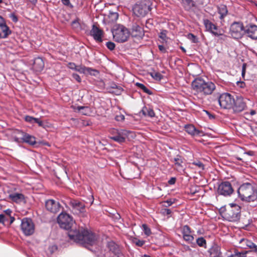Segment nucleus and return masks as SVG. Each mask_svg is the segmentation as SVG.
<instances>
[{
  "mask_svg": "<svg viewBox=\"0 0 257 257\" xmlns=\"http://www.w3.org/2000/svg\"><path fill=\"white\" fill-rule=\"evenodd\" d=\"M90 34L97 42H102L103 31L95 25H93L90 31Z\"/></svg>",
  "mask_w": 257,
  "mask_h": 257,
  "instance_id": "6ab92c4d",
  "label": "nucleus"
},
{
  "mask_svg": "<svg viewBox=\"0 0 257 257\" xmlns=\"http://www.w3.org/2000/svg\"><path fill=\"white\" fill-rule=\"evenodd\" d=\"M142 112L145 116H148L150 117L155 116V112L150 106H144L142 109Z\"/></svg>",
  "mask_w": 257,
  "mask_h": 257,
  "instance_id": "473e14b6",
  "label": "nucleus"
},
{
  "mask_svg": "<svg viewBox=\"0 0 257 257\" xmlns=\"http://www.w3.org/2000/svg\"><path fill=\"white\" fill-rule=\"evenodd\" d=\"M78 18H76L71 23V26L74 29H79L80 28V24Z\"/></svg>",
  "mask_w": 257,
  "mask_h": 257,
  "instance_id": "79ce46f5",
  "label": "nucleus"
},
{
  "mask_svg": "<svg viewBox=\"0 0 257 257\" xmlns=\"http://www.w3.org/2000/svg\"><path fill=\"white\" fill-rule=\"evenodd\" d=\"M167 32L166 30L162 31L159 34V37L163 40V41H166L167 38Z\"/></svg>",
  "mask_w": 257,
  "mask_h": 257,
  "instance_id": "a18cd8bd",
  "label": "nucleus"
},
{
  "mask_svg": "<svg viewBox=\"0 0 257 257\" xmlns=\"http://www.w3.org/2000/svg\"><path fill=\"white\" fill-rule=\"evenodd\" d=\"M176 182V178L174 177L171 178L169 181L168 183L170 185H173Z\"/></svg>",
  "mask_w": 257,
  "mask_h": 257,
  "instance_id": "0e129e2a",
  "label": "nucleus"
},
{
  "mask_svg": "<svg viewBox=\"0 0 257 257\" xmlns=\"http://www.w3.org/2000/svg\"><path fill=\"white\" fill-rule=\"evenodd\" d=\"M9 198L16 203H21L25 200L24 195L22 193H14L9 195Z\"/></svg>",
  "mask_w": 257,
  "mask_h": 257,
  "instance_id": "c756f323",
  "label": "nucleus"
},
{
  "mask_svg": "<svg viewBox=\"0 0 257 257\" xmlns=\"http://www.w3.org/2000/svg\"><path fill=\"white\" fill-rule=\"evenodd\" d=\"M45 207L48 211L56 213L60 211L61 206L58 202L53 199H49L46 201Z\"/></svg>",
  "mask_w": 257,
  "mask_h": 257,
  "instance_id": "a211bd4d",
  "label": "nucleus"
},
{
  "mask_svg": "<svg viewBox=\"0 0 257 257\" xmlns=\"http://www.w3.org/2000/svg\"><path fill=\"white\" fill-rule=\"evenodd\" d=\"M109 18H111L112 21H116L118 18V15L117 13H110Z\"/></svg>",
  "mask_w": 257,
  "mask_h": 257,
  "instance_id": "de8ad7c7",
  "label": "nucleus"
},
{
  "mask_svg": "<svg viewBox=\"0 0 257 257\" xmlns=\"http://www.w3.org/2000/svg\"><path fill=\"white\" fill-rule=\"evenodd\" d=\"M107 247L109 250L112 251L114 254L119 256L120 251L119 246L116 244L114 241H109L107 243Z\"/></svg>",
  "mask_w": 257,
  "mask_h": 257,
  "instance_id": "7c9ffc66",
  "label": "nucleus"
},
{
  "mask_svg": "<svg viewBox=\"0 0 257 257\" xmlns=\"http://www.w3.org/2000/svg\"><path fill=\"white\" fill-rule=\"evenodd\" d=\"M244 154H246V155H247L248 156H253L255 155L254 152L252 151H247V152H245Z\"/></svg>",
  "mask_w": 257,
  "mask_h": 257,
  "instance_id": "e2e57ef3",
  "label": "nucleus"
},
{
  "mask_svg": "<svg viewBox=\"0 0 257 257\" xmlns=\"http://www.w3.org/2000/svg\"><path fill=\"white\" fill-rule=\"evenodd\" d=\"M217 13L219 15V18L221 22H223L224 18L228 14V10L226 6L220 5L217 6Z\"/></svg>",
  "mask_w": 257,
  "mask_h": 257,
  "instance_id": "b1692460",
  "label": "nucleus"
},
{
  "mask_svg": "<svg viewBox=\"0 0 257 257\" xmlns=\"http://www.w3.org/2000/svg\"><path fill=\"white\" fill-rule=\"evenodd\" d=\"M188 37H189V39H191L192 40V42L193 43H196L197 42V38L195 36H194L193 34H189L188 35Z\"/></svg>",
  "mask_w": 257,
  "mask_h": 257,
  "instance_id": "13d9d810",
  "label": "nucleus"
},
{
  "mask_svg": "<svg viewBox=\"0 0 257 257\" xmlns=\"http://www.w3.org/2000/svg\"><path fill=\"white\" fill-rule=\"evenodd\" d=\"M191 87L194 95L200 97L210 95L216 90V85L213 82L206 81L201 77L195 78L191 83Z\"/></svg>",
  "mask_w": 257,
  "mask_h": 257,
  "instance_id": "f03ea898",
  "label": "nucleus"
},
{
  "mask_svg": "<svg viewBox=\"0 0 257 257\" xmlns=\"http://www.w3.org/2000/svg\"><path fill=\"white\" fill-rule=\"evenodd\" d=\"M132 242L135 244L137 246L141 247L145 243V241L144 240H140L136 237H133L132 239Z\"/></svg>",
  "mask_w": 257,
  "mask_h": 257,
  "instance_id": "ea45409f",
  "label": "nucleus"
},
{
  "mask_svg": "<svg viewBox=\"0 0 257 257\" xmlns=\"http://www.w3.org/2000/svg\"><path fill=\"white\" fill-rule=\"evenodd\" d=\"M218 101L221 107L230 109L233 106L234 97L228 93H224L219 96Z\"/></svg>",
  "mask_w": 257,
  "mask_h": 257,
  "instance_id": "1a4fd4ad",
  "label": "nucleus"
},
{
  "mask_svg": "<svg viewBox=\"0 0 257 257\" xmlns=\"http://www.w3.org/2000/svg\"><path fill=\"white\" fill-rule=\"evenodd\" d=\"M239 243L241 244V247L243 248H249L251 251L257 253V245L251 241L247 239L242 238L239 241Z\"/></svg>",
  "mask_w": 257,
  "mask_h": 257,
  "instance_id": "412c9836",
  "label": "nucleus"
},
{
  "mask_svg": "<svg viewBox=\"0 0 257 257\" xmlns=\"http://www.w3.org/2000/svg\"><path fill=\"white\" fill-rule=\"evenodd\" d=\"M136 85L138 86L139 88L141 89L144 92L148 94H152V91L147 88L143 84L137 82L136 83Z\"/></svg>",
  "mask_w": 257,
  "mask_h": 257,
  "instance_id": "e433bc0d",
  "label": "nucleus"
},
{
  "mask_svg": "<svg viewBox=\"0 0 257 257\" xmlns=\"http://www.w3.org/2000/svg\"><path fill=\"white\" fill-rule=\"evenodd\" d=\"M4 214H0V223H3L4 222Z\"/></svg>",
  "mask_w": 257,
  "mask_h": 257,
  "instance_id": "338daca9",
  "label": "nucleus"
},
{
  "mask_svg": "<svg viewBox=\"0 0 257 257\" xmlns=\"http://www.w3.org/2000/svg\"><path fill=\"white\" fill-rule=\"evenodd\" d=\"M247 36L252 39H257V26L251 25L246 31Z\"/></svg>",
  "mask_w": 257,
  "mask_h": 257,
  "instance_id": "c85d7f7f",
  "label": "nucleus"
},
{
  "mask_svg": "<svg viewBox=\"0 0 257 257\" xmlns=\"http://www.w3.org/2000/svg\"><path fill=\"white\" fill-rule=\"evenodd\" d=\"M6 216H9L10 218V223H12L15 220V217L11 216V214L12 213V211L10 209H8L6 210L5 211Z\"/></svg>",
  "mask_w": 257,
  "mask_h": 257,
  "instance_id": "a19ab883",
  "label": "nucleus"
},
{
  "mask_svg": "<svg viewBox=\"0 0 257 257\" xmlns=\"http://www.w3.org/2000/svg\"><path fill=\"white\" fill-rule=\"evenodd\" d=\"M244 31V27L241 23L234 22L230 26V34L234 39L241 38L243 35Z\"/></svg>",
  "mask_w": 257,
  "mask_h": 257,
  "instance_id": "9d476101",
  "label": "nucleus"
},
{
  "mask_svg": "<svg viewBox=\"0 0 257 257\" xmlns=\"http://www.w3.org/2000/svg\"><path fill=\"white\" fill-rule=\"evenodd\" d=\"M12 34V31L7 24L0 27V39L7 38Z\"/></svg>",
  "mask_w": 257,
  "mask_h": 257,
  "instance_id": "a878e982",
  "label": "nucleus"
},
{
  "mask_svg": "<svg viewBox=\"0 0 257 257\" xmlns=\"http://www.w3.org/2000/svg\"><path fill=\"white\" fill-rule=\"evenodd\" d=\"M183 158L180 155H177L176 157L173 159V162H175V165L178 171L183 170L182 164L183 163Z\"/></svg>",
  "mask_w": 257,
  "mask_h": 257,
  "instance_id": "2f4dec72",
  "label": "nucleus"
},
{
  "mask_svg": "<svg viewBox=\"0 0 257 257\" xmlns=\"http://www.w3.org/2000/svg\"><path fill=\"white\" fill-rule=\"evenodd\" d=\"M233 192L231 183L228 181L221 182L218 186L217 193L224 196H230Z\"/></svg>",
  "mask_w": 257,
  "mask_h": 257,
  "instance_id": "9b49d317",
  "label": "nucleus"
},
{
  "mask_svg": "<svg viewBox=\"0 0 257 257\" xmlns=\"http://www.w3.org/2000/svg\"><path fill=\"white\" fill-rule=\"evenodd\" d=\"M158 48H159V50H160L161 52H162V53H166V48H165V47H164L163 45H159L158 46Z\"/></svg>",
  "mask_w": 257,
  "mask_h": 257,
  "instance_id": "bf43d9fd",
  "label": "nucleus"
},
{
  "mask_svg": "<svg viewBox=\"0 0 257 257\" xmlns=\"http://www.w3.org/2000/svg\"><path fill=\"white\" fill-rule=\"evenodd\" d=\"M248 100L241 96H236L234 98L232 108L235 112H240L245 110L247 107L246 103Z\"/></svg>",
  "mask_w": 257,
  "mask_h": 257,
  "instance_id": "f8f14e48",
  "label": "nucleus"
},
{
  "mask_svg": "<svg viewBox=\"0 0 257 257\" xmlns=\"http://www.w3.org/2000/svg\"><path fill=\"white\" fill-rule=\"evenodd\" d=\"M70 239L85 247L96 244L98 237L91 231L87 229L71 230L68 232Z\"/></svg>",
  "mask_w": 257,
  "mask_h": 257,
  "instance_id": "f257e3e1",
  "label": "nucleus"
},
{
  "mask_svg": "<svg viewBox=\"0 0 257 257\" xmlns=\"http://www.w3.org/2000/svg\"><path fill=\"white\" fill-rule=\"evenodd\" d=\"M172 211L170 209H164L163 210V214L165 215H170Z\"/></svg>",
  "mask_w": 257,
  "mask_h": 257,
  "instance_id": "052dcab7",
  "label": "nucleus"
},
{
  "mask_svg": "<svg viewBox=\"0 0 257 257\" xmlns=\"http://www.w3.org/2000/svg\"><path fill=\"white\" fill-rule=\"evenodd\" d=\"M76 67L77 65L74 63L70 62L68 63V67L72 70H76Z\"/></svg>",
  "mask_w": 257,
  "mask_h": 257,
  "instance_id": "6e6d98bb",
  "label": "nucleus"
},
{
  "mask_svg": "<svg viewBox=\"0 0 257 257\" xmlns=\"http://www.w3.org/2000/svg\"><path fill=\"white\" fill-rule=\"evenodd\" d=\"M132 35L135 37L142 38L144 35L143 28L140 26L139 23H135L132 26Z\"/></svg>",
  "mask_w": 257,
  "mask_h": 257,
  "instance_id": "aec40b11",
  "label": "nucleus"
},
{
  "mask_svg": "<svg viewBox=\"0 0 257 257\" xmlns=\"http://www.w3.org/2000/svg\"><path fill=\"white\" fill-rule=\"evenodd\" d=\"M152 5L150 0H143L135 5L133 12L138 17H144L151 11Z\"/></svg>",
  "mask_w": 257,
  "mask_h": 257,
  "instance_id": "39448f33",
  "label": "nucleus"
},
{
  "mask_svg": "<svg viewBox=\"0 0 257 257\" xmlns=\"http://www.w3.org/2000/svg\"><path fill=\"white\" fill-rule=\"evenodd\" d=\"M181 231L183 235V239L188 243H192L194 237L192 234V231L191 228L187 225H185L181 228Z\"/></svg>",
  "mask_w": 257,
  "mask_h": 257,
  "instance_id": "4468645a",
  "label": "nucleus"
},
{
  "mask_svg": "<svg viewBox=\"0 0 257 257\" xmlns=\"http://www.w3.org/2000/svg\"><path fill=\"white\" fill-rule=\"evenodd\" d=\"M203 24L207 31L209 32L215 36L222 35L221 31L218 27L208 19L203 20Z\"/></svg>",
  "mask_w": 257,
  "mask_h": 257,
  "instance_id": "2eb2a0df",
  "label": "nucleus"
},
{
  "mask_svg": "<svg viewBox=\"0 0 257 257\" xmlns=\"http://www.w3.org/2000/svg\"><path fill=\"white\" fill-rule=\"evenodd\" d=\"M119 86L117 85V84L113 83L111 85V88L115 89L117 87H119Z\"/></svg>",
  "mask_w": 257,
  "mask_h": 257,
  "instance_id": "774afa93",
  "label": "nucleus"
},
{
  "mask_svg": "<svg viewBox=\"0 0 257 257\" xmlns=\"http://www.w3.org/2000/svg\"><path fill=\"white\" fill-rule=\"evenodd\" d=\"M25 120L28 122L32 124L37 123L38 126L40 127H43L45 128L46 125L44 124V122L41 120L40 119L38 118H35L33 116L27 115L24 118Z\"/></svg>",
  "mask_w": 257,
  "mask_h": 257,
  "instance_id": "bb28decb",
  "label": "nucleus"
},
{
  "mask_svg": "<svg viewBox=\"0 0 257 257\" xmlns=\"http://www.w3.org/2000/svg\"><path fill=\"white\" fill-rule=\"evenodd\" d=\"M72 77L77 82H81V77H80V76L78 74H76V73H73L72 74Z\"/></svg>",
  "mask_w": 257,
  "mask_h": 257,
  "instance_id": "864d4df0",
  "label": "nucleus"
},
{
  "mask_svg": "<svg viewBox=\"0 0 257 257\" xmlns=\"http://www.w3.org/2000/svg\"><path fill=\"white\" fill-rule=\"evenodd\" d=\"M150 75L156 81H161L163 78V76L160 73L155 71L150 72Z\"/></svg>",
  "mask_w": 257,
  "mask_h": 257,
  "instance_id": "c9c22d12",
  "label": "nucleus"
},
{
  "mask_svg": "<svg viewBox=\"0 0 257 257\" xmlns=\"http://www.w3.org/2000/svg\"><path fill=\"white\" fill-rule=\"evenodd\" d=\"M248 251H243L239 252L236 249L234 251V252L228 257H246V254Z\"/></svg>",
  "mask_w": 257,
  "mask_h": 257,
  "instance_id": "f704fd0d",
  "label": "nucleus"
},
{
  "mask_svg": "<svg viewBox=\"0 0 257 257\" xmlns=\"http://www.w3.org/2000/svg\"><path fill=\"white\" fill-rule=\"evenodd\" d=\"M75 71H78L80 73H88L89 74L94 75L95 74L93 72H98L95 69L89 67H86L82 65L77 66Z\"/></svg>",
  "mask_w": 257,
  "mask_h": 257,
  "instance_id": "cd10ccee",
  "label": "nucleus"
},
{
  "mask_svg": "<svg viewBox=\"0 0 257 257\" xmlns=\"http://www.w3.org/2000/svg\"><path fill=\"white\" fill-rule=\"evenodd\" d=\"M237 193L243 201L250 202L257 200V187L253 181L242 183L238 188Z\"/></svg>",
  "mask_w": 257,
  "mask_h": 257,
  "instance_id": "7ed1b4c3",
  "label": "nucleus"
},
{
  "mask_svg": "<svg viewBox=\"0 0 257 257\" xmlns=\"http://www.w3.org/2000/svg\"><path fill=\"white\" fill-rule=\"evenodd\" d=\"M57 221L61 228L68 230L71 228L74 221L71 216L66 213H61L57 218Z\"/></svg>",
  "mask_w": 257,
  "mask_h": 257,
  "instance_id": "6e6552de",
  "label": "nucleus"
},
{
  "mask_svg": "<svg viewBox=\"0 0 257 257\" xmlns=\"http://www.w3.org/2000/svg\"><path fill=\"white\" fill-rule=\"evenodd\" d=\"M61 1L62 3L64 5H65L67 7H68L70 8H72L73 7V5L71 4L69 0H61Z\"/></svg>",
  "mask_w": 257,
  "mask_h": 257,
  "instance_id": "09e8293b",
  "label": "nucleus"
},
{
  "mask_svg": "<svg viewBox=\"0 0 257 257\" xmlns=\"http://www.w3.org/2000/svg\"><path fill=\"white\" fill-rule=\"evenodd\" d=\"M210 257H222L220 247L214 244L208 250Z\"/></svg>",
  "mask_w": 257,
  "mask_h": 257,
  "instance_id": "4be33fe9",
  "label": "nucleus"
},
{
  "mask_svg": "<svg viewBox=\"0 0 257 257\" xmlns=\"http://www.w3.org/2000/svg\"><path fill=\"white\" fill-rule=\"evenodd\" d=\"M70 205L74 209L78 210L80 212H83L85 209V204L83 202L78 200H73L70 202Z\"/></svg>",
  "mask_w": 257,
  "mask_h": 257,
  "instance_id": "393cba45",
  "label": "nucleus"
},
{
  "mask_svg": "<svg viewBox=\"0 0 257 257\" xmlns=\"http://www.w3.org/2000/svg\"><path fill=\"white\" fill-rule=\"evenodd\" d=\"M33 67L36 72H41L44 67V62L42 58H35L34 60Z\"/></svg>",
  "mask_w": 257,
  "mask_h": 257,
  "instance_id": "5701e85b",
  "label": "nucleus"
},
{
  "mask_svg": "<svg viewBox=\"0 0 257 257\" xmlns=\"http://www.w3.org/2000/svg\"><path fill=\"white\" fill-rule=\"evenodd\" d=\"M10 219L9 216L4 215L3 224L5 225H11L12 223H10Z\"/></svg>",
  "mask_w": 257,
  "mask_h": 257,
  "instance_id": "3c124183",
  "label": "nucleus"
},
{
  "mask_svg": "<svg viewBox=\"0 0 257 257\" xmlns=\"http://www.w3.org/2000/svg\"><path fill=\"white\" fill-rule=\"evenodd\" d=\"M116 132L110 137V139L119 143L124 142L126 140L131 141L136 137L134 132L127 130H115Z\"/></svg>",
  "mask_w": 257,
  "mask_h": 257,
  "instance_id": "423d86ee",
  "label": "nucleus"
},
{
  "mask_svg": "<svg viewBox=\"0 0 257 257\" xmlns=\"http://www.w3.org/2000/svg\"><path fill=\"white\" fill-rule=\"evenodd\" d=\"M203 112L207 115V116L209 117V119H212L214 118V115L210 113L209 111L204 110Z\"/></svg>",
  "mask_w": 257,
  "mask_h": 257,
  "instance_id": "4d7b16f0",
  "label": "nucleus"
},
{
  "mask_svg": "<svg viewBox=\"0 0 257 257\" xmlns=\"http://www.w3.org/2000/svg\"><path fill=\"white\" fill-rule=\"evenodd\" d=\"M186 132L193 137H202L205 135L201 130H186Z\"/></svg>",
  "mask_w": 257,
  "mask_h": 257,
  "instance_id": "72a5a7b5",
  "label": "nucleus"
},
{
  "mask_svg": "<svg viewBox=\"0 0 257 257\" xmlns=\"http://www.w3.org/2000/svg\"><path fill=\"white\" fill-rule=\"evenodd\" d=\"M74 111L80 114L90 116L94 113V109L89 106H72Z\"/></svg>",
  "mask_w": 257,
  "mask_h": 257,
  "instance_id": "f3484780",
  "label": "nucleus"
},
{
  "mask_svg": "<svg viewBox=\"0 0 257 257\" xmlns=\"http://www.w3.org/2000/svg\"><path fill=\"white\" fill-rule=\"evenodd\" d=\"M6 24L5 20L3 17L0 16V27Z\"/></svg>",
  "mask_w": 257,
  "mask_h": 257,
  "instance_id": "680f3d73",
  "label": "nucleus"
},
{
  "mask_svg": "<svg viewBox=\"0 0 257 257\" xmlns=\"http://www.w3.org/2000/svg\"><path fill=\"white\" fill-rule=\"evenodd\" d=\"M192 164L197 167L199 169L201 170H203L204 169V166L203 163L200 161H194L192 162Z\"/></svg>",
  "mask_w": 257,
  "mask_h": 257,
  "instance_id": "37998d69",
  "label": "nucleus"
},
{
  "mask_svg": "<svg viewBox=\"0 0 257 257\" xmlns=\"http://www.w3.org/2000/svg\"><path fill=\"white\" fill-rule=\"evenodd\" d=\"M21 229L25 236L32 235L35 230V226L32 219L28 217L23 218L21 220Z\"/></svg>",
  "mask_w": 257,
  "mask_h": 257,
  "instance_id": "0eeeda50",
  "label": "nucleus"
},
{
  "mask_svg": "<svg viewBox=\"0 0 257 257\" xmlns=\"http://www.w3.org/2000/svg\"><path fill=\"white\" fill-rule=\"evenodd\" d=\"M196 243L200 247L206 248V241L203 237H198L196 239Z\"/></svg>",
  "mask_w": 257,
  "mask_h": 257,
  "instance_id": "4c0bfd02",
  "label": "nucleus"
},
{
  "mask_svg": "<svg viewBox=\"0 0 257 257\" xmlns=\"http://www.w3.org/2000/svg\"><path fill=\"white\" fill-rule=\"evenodd\" d=\"M112 33L115 41L119 43L126 41L130 36L127 29L121 25H115Z\"/></svg>",
  "mask_w": 257,
  "mask_h": 257,
  "instance_id": "20e7f679",
  "label": "nucleus"
},
{
  "mask_svg": "<svg viewBox=\"0 0 257 257\" xmlns=\"http://www.w3.org/2000/svg\"><path fill=\"white\" fill-rule=\"evenodd\" d=\"M19 134H21L22 137L21 138L15 137L14 140L15 142L18 143L25 142L31 145H34L36 144V139L34 136L21 131H19Z\"/></svg>",
  "mask_w": 257,
  "mask_h": 257,
  "instance_id": "dca6fc26",
  "label": "nucleus"
},
{
  "mask_svg": "<svg viewBox=\"0 0 257 257\" xmlns=\"http://www.w3.org/2000/svg\"><path fill=\"white\" fill-rule=\"evenodd\" d=\"M115 119L117 121L122 122L125 120V116L124 115L120 113L116 115Z\"/></svg>",
  "mask_w": 257,
  "mask_h": 257,
  "instance_id": "c03bdc74",
  "label": "nucleus"
},
{
  "mask_svg": "<svg viewBox=\"0 0 257 257\" xmlns=\"http://www.w3.org/2000/svg\"><path fill=\"white\" fill-rule=\"evenodd\" d=\"M165 203H167L168 204V205L167 206H170L172 205L173 203L175 202V199H170L168 200H167L165 201Z\"/></svg>",
  "mask_w": 257,
  "mask_h": 257,
  "instance_id": "5fc2aeb1",
  "label": "nucleus"
},
{
  "mask_svg": "<svg viewBox=\"0 0 257 257\" xmlns=\"http://www.w3.org/2000/svg\"><path fill=\"white\" fill-rule=\"evenodd\" d=\"M230 208L227 210L229 217L232 220L238 219L240 215L241 207L236 203H230Z\"/></svg>",
  "mask_w": 257,
  "mask_h": 257,
  "instance_id": "ddd939ff",
  "label": "nucleus"
},
{
  "mask_svg": "<svg viewBox=\"0 0 257 257\" xmlns=\"http://www.w3.org/2000/svg\"><path fill=\"white\" fill-rule=\"evenodd\" d=\"M142 229L146 236H149L152 234L150 228L146 224H142Z\"/></svg>",
  "mask_w": 257,
  "mask_h": 257,
  "instance_id": "58836bf2",
  "label": "nucleus"
},
{
  "mask_svg": "<svg viewBox=\"0 0 257 257\" xmlns=\"http://www.w3.org/2000/svg\"><path fill=\"white\" fill-rule=\"evenodd\" d=\"M185 129H187V128H195V127L193 125H185Z\"/></svg>",
  "mask_w": 257,
  "mask_h": 257,
  "instance_id": "69168bd1",
  "label": "nucleus"
},
{
  "mask_svg": "<svg viewBox=\"0 0 257 257\" xmlns=\"http://www.w3.org/2000/svg\"><path fill=\"white\" fill-rule=\"evenodd\" d=\"M9 17L15 23H17L18 21V19L17 16L14 13L10 14L9 15Z\"/></svg>",
  "mask_w": 257,
  "mask_h": 257,
  "instance_id": "603ef678",
  "label": "nucleus"
},
{
  "mask_svg": "<svg viewBox=\"0 0 257 257\" xmlns=\"http://www.w3.org/2000/svg\"><path fill=\"white\" fill-rule=\"evenodd\" d=\"M123 90V89L122 88L119 86V87H117L114 91H113V92L116 95H119L121 93Z\"/></svg>",
  "mask_w": 257,
  "mask_h": 257,
  "instance_id": "8fccbe9b",
  "label": "nucleus"
},
{
  "mask_svg": "<svg viewBox=\"0 0 257 257\" xmlns=\"http://www.w3.org/2000/svg\"><path fill=\"white\" fill-rule=\"evenodd\" d=\"M106 46L107 48L110 50H113L115 48V45L113 42H107L106 43Z\"/></svg>",
  "mask_w": 257,
  "mask_h": 257,
  "instance_id": "49530a36",
  "label": "nucleus"
}]
</instances>
